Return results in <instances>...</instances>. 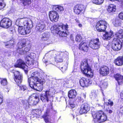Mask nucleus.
Instances as JSON below:
<instances>
[{
	"label": "nucleus",
	"instance_id": "1",
	"mask_svg": "<svg viewBox=\"0 0 123 123\" xmlns=\"http://www.w3.org/2000/svg\"><path fill=\"white\" fill-rule=\"evenodd\" d=\"M45 80L39 75V73H33L32 76L28 80L30 86L32 89L39 91H41L43 88V84Z\"/></svg>",
	"mask_w": 123,
	"mask_h": 123
},
{
	"label": "nucleus",
	"instance_id": "2",
	"mask_svg": "<svg viewBox=\"0 0 123 123\" xmlns=\"http://www.w3.org/2000/svg\"><path fill=\"white\" fill-rule=\"evenodd\" d=\"M26 46V40L23 39L20 41L18 44L17 52L21 55H25L26 60H29V58L33 59L35 57V54L33 53L28 52L29 48L27 47L24 48Z\"/></svg>",
	"mask_w": 123,
	"mask_h": 123
},
{
	"label": "nucleus",
	"instance_id": "3",
	"mask_svg": "<svg viewBox=\"0 0 123 123\" xmlns=\"http://www.w3.org/2000/svg\"><path fill=\"white\" fill-rule=\"evenodd\" d=\"M68 26L67 24L64 25L60 23L58 25H54L51 28V29L53 30V32L55 34L63 37H65L69 34L68 30Z\"/></svg>",
	"mask_w": 123,
	"mask_h": 123
},
{
	"label": "nucleus",
	"instance_id": "4",
	"mask_svg": "<svg viewBox=\"0 0 123 123\" xmlns=\"http://www.w3.org/2000/svg\"><path fill=\"white\" fill-rule=\"evenodd\" d=\"M92 116L93 118L92 121L94 123H102L106 121L107 119L106 115L101 111L93 112Z\"/></svg>",
	"mask_w": 123,
	"mask_h": 123
},
{
	"label": "nucleus",
	"instance_id": "5",
	"mask_svg": "<svg viewBox=\"0 0 123 123\" xmlns=\"http://www.w3.org/2000/svg\"><path fill=\"white\" fill-rule=\"evenodd\" d=\"M80 68L82 72L84 74L90 78L92 77L93 73L86 60L82 62Z\"/></svg>",
	"mask_w": 123,
	"mask_h": 123
},
{
	"label": "nucleus",
	"instance_id": "6",
	"mask_svg": "<svg viewBox=\"0 0 123 123\" xmlns=\"http://www.w3.org/2000/svg\"><path fill=\"white\" fill-rule=\"evenodd\" d=\"M25 25L22 27H20L18 28V32L21 34L25 35L28 34L30 32L31 29L33 26L32 23L31 25Z\"/></svg>",
	"mask_w": 123,
	"mask_h": 123
},
{
	"label": "nucleus",
	"instance_id": "7",
	"mask_svg": "<svg viewBox=\"0 0 123 123\" xmlns=\"http://www.w3.org/2000/svg\"><path fill=\"white\" fill-rule=\"evenodd\" d=\"M32 23V20L30 19L27 18H24L18 19L15 22V24L18 26H23L22 25H27L28 24L31 25Z\"/></svg>",
	"mask_w": 123,
	"mask_h": 123
},
{
	"label": "nucleus",
	"instance_id": "8",
	"mask_svg": "<svg viewBox=\"0 0 123 123\" xmlns=\"http://www.w3.org/2000/svg\"><path fill=\"white\" fill-rule=\"evenodd\" d=\"M108 25L105 21L101 20L97 22L96 27L98 31L103 32L105 31Z\"/></svg>",
	"mask_w": 123,
	"mask_h": 123
},
{
	"label": "nucleus",
	"instance_id": "9",
	"mask_svg": "<svg viewBox=\"0 0 123 123\" xmlns=\"http://www.w3.org/2000/svg\"><path fill=\"white\" fill-rule=\"evenodd\" d=\"M121 41L118 39L114 38L112 42V48L115 51H118L121 49Z\"/></svg>",
	"mask_w": 123,
	"mask_h": 123
},
{
	"label": "nucleus",
	"instance_id": "10",
	"mask_svg": "<svg viewBox=\"0 0 123 123\" xmlns=\"http://www.w3.org/2000/svg\"><path fill=\"white\" fill-rule=\"evenodd\" d=\"M100 43L98 38H96L90 41L89 44V47L92 49H97L100 47Z\"/></svg>",
	"mask_w": 123,
	"mask_h": 123
},
{
	"label": "nucleus",
	"instance_id": "11",
	"mask_svg": "<svg viewBox=\"0 0 123 123\" xmlns=\"http://www.w3.org/2000/svg\"><path fill=\"white\" fill-rule=\"evenodd\" d=\"M49 17L50 20L53 22H57L59 18L57 12L55 11H51L49 13Z\"/></svg>",
	"mask_w": 123,
	"mask_h": 123
},
{
	"label": "nucleus",
	"instance_id": "12",
	"mask_svg": "<svg viewBox=\"0 0 123 123\" xmlns=\"http://www.w3.org/2000/svg\"><path fill=\"white\" fill-rule=\"evenodd\" d=\"M12 25L11 21L6 18H3L0 22V26L4 28H7Z\"/></svg>",
	"mask_w": 123,
	"mask_h": 123
},
{
	"label": "nucleus",
	"instance_id": "13",
	"mask_svg": "<svg viewBox=\"0 0 123 123\" xmlns=\"http://www.w3.org/2000/svg\"><path fill=\"white\" fill-rule=\"evenodd\" d=\"M86 7L82 4L76 5L74 8V12L76 14H79L80 13H84L85 12Z\"/></svg>",
	"mask_w": 123,
	"mask_h": 123
},
{
	"label": "nucleus",
	"instance_id": "14",
	"mask_svg": "<svg viewBox=\"0 0 123 123\" xmlns=\"http://www.w3.org/2000/svg\"><path fill=\"white\" fill-rule=\"evenodd\" d=\"M51 96L49 91H44L42 92L40 95L41 99L43 102H48L49 101V98Z\"/></svg>",
	"mask_w": 123,
	"mask_h": 123
},
{
	"label": "nucleus",
	"instance_id": "15",
	"mask_svg": "<svg viewBox=\"0 0 123 123\" xmlns=\"http://www.w3.org/2000/svg\"><path fill=\"white\" fill-rule=\"evenodd\" d=\"M14 74V80L15 82L18 84H20L22 82L23 77L22 74L17 71H13Z\"/></svg>",
	"mask_w": 123,
	"mask_h": 123
},
{
	"label": "nucleus",
	"instance_id": "16",
	"mask_svg": "<svg viewBox=\"0 0 123 123\" xmlns=\"http://www.w3.org/2000/svg\"><path fill=\"white\" fill-rule=\"evenodd\" d=\"M39 99L36 95H33L30 96L29 98L28 105L31 106L35 105L39 102Z\"/></svg>",
	"mask_w": 123,
	"mask_h": 123
},
{
	"label": "nucleus",
	"instance_id": "17",
	"mask_svg": "<svg viewBox=\"0 0 123 123\" xmlns=\"http://www.w3.org/2000/svg\"><path fill=\"white\" fill-rule=\"evenodd\" d=\"M15 66L16 67L21 68L23 69H27L28 67L24 62L20 59L18 60L17 61Z\"/></svg>",
	"mask_w": 123,
	"mask_h": 123
},
{
	"label": "nucleus",
	"instance_id": "18",
	"mask_svg": "<svg viewBox=\"0 0 123 123\" xmlns=\"http://www.w3.org/2000/svg\"><path fill=\"white\" fill-rule=\"evenodd\" d=\"M66 53L61 52L57 56L55 59V61L57 62H61L63 61V58L67 56Z\"/></svg>",
	"mask_w": 123,
	"mask_h": 123
},
{
	"label": "nucleus",
	"instance_id": "19",
	"mask_svg": "<svg viewBox=\"0 0 123 123\" xmlns=\"http://www.w3.org/2000/svg\"><path fill=\"white\" fill-rule=\"evenodd\" d=\"M99 73L103 76H105L109 73V69L108 67L103 66L101 67L99 70Z\"/></svg>",
	"mask_w": 123,
	"mask_h": 123
},
{
	"label": "nucleus",
	"instance_id": "20",
	"mask_svg": "<svg viewBox=\"0 0 123 123\" xmlns=\"http://www.w3.org/2000/svg\"><path fill=\"white\" fill-rule=\"evenodd\" d=\"M46 25L43 23H39L36 26V30L40 32H42L46 29Z\"/></svg>",
	"mask_w": 123,
	"mask_h": 123
},
{
	"label": "nucleus",
	"instance_id": "21",
	"mask_svg": "<svg viewBox=\"0 0 123 123\" xmlns=\"http://www.w3.org/2000/svg\"><path fill=\"white\" fill-rule=\"evenodd\" d=\"M52 109L51 108L50 110L47 109L46 112L43 116V117L46 123H48L49 121V119L50 118L49 115V114L52 112Z\"/></svg>",
	"mask_w": 123,
	"mask_h": 123
},
{
	"label": "nucleus",
	"instance_id": "22",
	"mask_svg": "<svg viewBox=\"0 0 123 123\" xmlns=\"http://www.w3.org/2000/svg\"><path fill=\"white\" fill-rule=\"evenodd\" d=\"M113 36L112 31H110V32H106L105 34L103 35V39L105 40L110 39Z\"/></svg>",
	"mask_w": 123,
	"mask_h": 123
},
{
	"label": "nucleus",
	"instance_id": "23",
	"mask_svg": "<svg viewBox=\"0 0 123 123\" xmlns=\"http://www.w3.org/2000/svg\"><path fill=\"white\" fill-rule=\"evenodd\" d=\"M114 77L117 81L118 84L120 85L123 82V76L119 74L115 75Z\"/></svg>",
	"mask_w": 123,
	"mask_h": 123
},
{
	"label": "nucleus",
	"instance_id": "24",
	"mask_svg": "<svg viewBox=\"0 0 123 123\" xmlns=\"http://www.w3.org/2000/svg\"><path fill=\"white\" fill-rule=\"evenodd\" d=\"M116 65L120 66L123 64V55L118 57L115 61Z\"/></svg>",
	"mask_w": 123,
	"mask_h": 123
},
{
	"label": "nucleus",
	"instance_id": "25",
	"mask_svg": "<svg viewBox=\"0 0 123 123\" xmlns=\"http://www.w3.org/2000/svg\"><path fill=\"white\" fill-rule=\"evenodd\" d=\"M15 40L13 39L6 43L5 45L6 48H13L14 47V45L15 44Z\"/></svg>",
	"mask_w": 123,
	"mask_h": 123
},
{
	"label": "nucleus",
	"instance_id": "26",
	"mask_svg": "<svg viewBox=\"0 0 123 123\" xmlns=\"http://www.w3.org/2000/svg\"><path fill=\"white\" fill-rule=\"evenodd\" d=\"M79 48L80 49L86 52L88 51V47L86 43L83 42H81L79 44Z\"/></svg>",
	"mask_w": 123,
	"mask_h": 123
},
{
	"label": "nucleus",
	"instance_id": "27",
	"mask_svg": "<svg viewBox=\"0 0 123 123\" xmlns=\"http://www.w3.org/2000/svg\"><path fill=\"white\" fill-rule=\"evenodd\" d=\"M77 95L76 92L75 90H71L69 91L68 92V96L69 98H75Z\"/></svg>",
	"mask_w": 123,
	"mask_h": 123
},
{
	"label": "nucleus",
	"instance_id": "28",
	"mask_svg": "<svg viewBox=\"0 0 123 123\" xmlns=\"http://www.w3.org/2000/svg\"><path fill=\"white\" fill-rule=\"evenodd\" d=\"M20 2L22 3L23 6L26 8L29 6L31 3V0H19Z\"/></svg>",
	"mask_w": 123,
	"mask_h": 123
},
{
	"label": "nucleus",
	"instance_id": "29",
	"mask_svg": "<svg viewBox=\"0 0 123 123\" xmlns=\"http://www.w3.org/2000/svg\"><path fill=\"white\" fill-rule=\"evenodd\" d=\"M116 10V6L112 4L110 5L108 7L107 10L111 14L114 12Z\"/></svg>",
	"mask_w": 123,
	"mask_h": 123
},
{
	"label": "nucleus",
	"instance_id": "30",
	"mask_svg": "<svg viewBox=\"0 0 123 123\" xmlns=\"http://www.w3.org/2000/svg\"><path fill=\"white\" fill-rule=\"evenodd\" d=\"M116 37L119 38H123V30H120L116 32L115 34Z\"/></svg>",
	"mask_w": 123,
	"mask_h": 123
},
{
	"label": "nucleus",
	"instance_id": "31",
	"mask_svg": "<svg viewBox=\"0 0 123 123\" xmlns=\"http://www.w3.org/2000/svg\"><path fill=\"white\" fill-rule=\"evenodd\" d=\"M49 33L48 32H45L42 34V38L43 40H47L49 39Z\"/></svg>",
	"mask_w": 123,
	"mask_h": 123
},
{
	"label": "nucleus",
	"instance_id": "32",
	"mask_svg": "<svg viewBox=\"0 0 123 123\" xmlns=\"http://www.w3.org/2000/svg\"><path fill=\"white\" fill-rule=\"evenodd\" d=\"M121 21L119 20L117 18H116L115 19L113 20L112 23L114 25L116 26H118L120 25L121 24Z\"/></svg>",
	"mask_w": 123,
	"mask_h": 123
},
{
	"label": "nucleus",
	"instance_id": "33",
	"mask_svg": "<svg viewBox=\"0 0 123 123\" xmlns=\"http://www.w3.org/2000/svg\"><path fill=\"white\" fill-rule=\"evenodd\" d=\"M97 92L92 93L90 95L91 98L96 101H98V96Z\"/></svg>",
	"mask_w": 123,
	"mask_h": 123
},
{
	"label": "nucleus",
	"instance_id": "34",
	"mask_svg": "<svg viewBox=\"0 0 123 123\" xmlns=\"http://www.w3.org/2000/svg\"><path fill=\"white\" fill-rule=\"evenodd\" d=\"M98 86L101 88H106L107 86V83L106 82L102 80L100 82V84Z\"/></svg>",
	"mask_w": 123,
	"mask_h": 123
},
{
	"label": "nucleus",
	"instance_id": "35",
	"mask_svg": "<svg viewBox=\"0 0 123 123\" xmlns=\"http://www.w3.org/2000/svg\"><path fill=\"white\" fill-rule=\"evenodd\" d=\"M53 8L54 9H55V11L60 13L61 12L63 11L64 10L63 7L62 6L58 5L54 6Z\"/></svg>",
	"mask_w": 123,
	"mask_h": 123
},
{
	"label": "nucleus",
	"instance_id": "36",
	"mask_svg": "<svg viewBox=\"0 0 123 123\" xmlns=\"http://www.w3.org/2000/svg\"><path fill=\"white\" fill-rule=\"evenodd\" d=\"M84 79L86 87L92 84V82L90 79L84 77Z\"/></svg>",
	"mask_w": 123,
	"mask_h": 123
},
{
	"label": "nucleus",
	"instance_id": "37",
	"mask_svg": "<svg viewBox=\"0 0 123 123\" xmlns=\"http://www.w3.org/2000/svg\"><path fill=\"white\" fill-rule=\"evenodd\" d=\"M104 0H92V1L93 3L97 5H100L102 3Z\"/></svg>",
	"mask_w": 123,
	"mask_h": 123
},
{
	"label": "nucleus",
	"instance_id": "38",
	"mask_svg": "<svg viewBox=\"0 0 123 123\" xmlns=\"http://www.w3.org/2000/svg\"><path fill=\"white\" fill-rule=\"evenodd\" d=\"M83 105H82L80 107V111L79 113L81 114H83L84 113H86L87 112L86 110L84 109L83 106Z\"/></svg>",
	"mask_w": 123,
	"mask_h": 123
},
{
	"label": "nucleus",
	"instance_id": "39",
	"mask_svg": "<svg viewBox=\"0 0 123 123\" xmlns=\"http://www.w3.org/2000/svg\"><path fill=\"white\" fill-rule=\"evenodd\" d=\"M82 105H83V106L84 109L86 110L87 112L89 111L90 110V108L89 105L87 104L86 103H84Z\"/></svg>",
	"mask_w": 123,
	"mask_h": 123
},
{
	"label": "nucleus",
	"instance_id": "40",
	"mask_svg": "<svg viewBox=\"0 0 123 123\" xmlns=\"http://www.w3.org/2000/svg\"><path fill=\"white\" fill-rule=\"evenodd\" d=\"M80 86L82 87L86 86L85 83L84 79V77L82 78L80 80Z\"/></svg>",
	"mask_w": 123,
	"mask_h": 123
},
{
	"label": "nucleus",
	"instance_id": "41",
	"mask_svg": "<svg viewBox=\"0 0 123 123\" xmlns=\"http://www.w3.org/2000/svg\"><path fill=\"white\" fill-rule=\"evenodd\" d=\"M4 1V0H0V9L3 8L6 5Z\"/></svg>",
	"mask_w": 123,
	"mask_h": 123
},
{
	"label": "nucleus",
	"instance_id": "42",
	"mask_svg": "<svg viewBox=\"0 0 123 123\" xmlns=\"http://www.w3.org/2000/svg\"><path fill=\"white\" fill-rule=\"evenodd\" d=\"M0 83L2 85L5 86L7 84V82L6 79H1Z\"/></svg>",
	"mask_w": 123,
	"mask_h": 123
},
{
	"label": "nucleus",
	"instance_id": "43",
	"mask_svg": "<svg viewBox=\"0 0 123 123\" xmlns=\"http://www.w3.org/2000/svg\"><path fill=\"white\" fill-rule=\"evenodd\" d=\"M82 37L79 34H77L76 36L75 40L77 42H80L82 39Z\"/></svg>",
	"mask_w": 123,
	"mask_h": 123
},
{
	"label": "nucleus",
	"instance_id": "44",
	"mask_svg": "<svg viewBox=\"0 0 123 123\" xmlns=\"http://www.w3.org/2000/svg\"><path fill=\"white\" fill-rule=\"evenodd\" d=\"M35 61V60L32 59H31V61H30L29 59V60H26L25 59V62H26L27 64L29 65H33Z\"/></svg>",
	"mask_w": 123,
	"mask_h": 123
},
{
	"label": "nucleus",
	"instance_id": "45",
	"mask_svg": "<svg viewBox=\"0 0 123 123\" xmlns=\"http://www.w3.org/2000/svg\"><path fill=\"white\" fill-rule=\"evenodd\" d=\"M20 88L21 89V90L23 91H24L26 90L27 89L26 86L25 85H23L21 86H20Z\"/></svg>",
	"mask_w": 123,
	"mask_h": 123
},
{
	"label": "nucleus",
	"instance_id": "46",
	"mask_svg": "<svg viewBox=\"0 0 123 123\" xmlns=\"http://www.w3.org/2000/svg\"><path fill=\"white\" fill-rule=\"evenodd\" d=\"M109 102L108 103V105H110L111 106H112L113 104V101L110 99L108 100Z\"/></svg>",
	"mask_w": 123,
	"mask_h": 123
},
{
	"label": "nucleus",
	"instance_id": "47",
	"mask_svg": "<svg viewBox=\"0 0 123 123\" xmlns=\"http://www.w3.org/2000/svg\"><path fill=\"white\" fill-rule=\"evenodd\" d=\"M118 17L120 19L123 20V12H121L119 14Z\"/></svg>",
	"mask_w": 123,
	"mask_h": 123
},
{
	"label": "nucleus",
	"instance_id": "48",
	"mask_svg": "<svg viewBox=\"0 0 123 123\" xmlns=\"http://www.w3.org/2000/svg\"><path fill=\"white\" fill-rule=\"evenodd\" d=\"M61 71L62 72H64L67 69V68L66 66H64L63 67H61Z\"/></svg>",
	"mask_w": 123,
	"mask_h": 123
},
{
	"label": "nucleus",
	"instance_id": "49",
	"mask_svg": "<svg viewBox=\"0 0 123 123\" xmlns=\"http://www.w3.org/2000/svg\"><path fill=\"white\" fill-rule=\"evenodd\" d=\"M70 107L72 109L74 108L75 106V105L73 103H69Z\"/></svg>",
	"mask_w": 123,
	"mask_h": 123
},
{
	"label": "nucleus",
	"instance_id": "50",
	"mask_svg": "<svg viewBox=\"0 0 123 123\" xmlns=\"http://www.w3.org/2000/svg\"><path fill=\"white\" fill-rule=\"evenodd\" d=\"M120 112L123 114V106H122L120 108L119 110Z\"/></svg>",
	"mask_w": 123,
	"mask_h": 123
},
{
	"label": "nucleus",
	"instance_id": "51",
	"mask_svg": "<svg viewBox=\"0 0 123 123\" xmlns=\"http://www.w3.org/2000/svg\"><path fill=\"white\" fill-rule=\"evenodd\" d=\"M24 107L25 109H27L29 108V106L28 105L25 104L24 105Z\"/></svg>",
	"mask_w": 123,
	"mask_h": 123
},
{
	"label": "nucleus",
	"instance_id": "52",
	"mask_svg": "<svg viewBox=\"0 0 123 123\" xmlns=\"http://www.w3.org/2000/svg\"><path fill=\"white\" fill-rule=\"evenodd\" d=\"M120 97L123 100V91H122L120 94Z\"/></svg>",
	"mask_w": 123,
	"mask_h": 123
},
{
	"label": "nucleus",
	"instance_id": "53",
	"mask_svg": "<svg viewBox=\"0 0 123 123\" xmlns=\"http://www.w3.org/2000/svg\"><path fill=\"white\" fill-rule=\"evenodd\" d=\"M107 112H108L109 113H111L112 112V111L110 110H107L106 111Z\"/></svg>",
	"mask_w": 123,
	"mask_h": 123
},
{
	"label": "nucleus",
	"instance_id": "54",
	"mask_svg": "<svg viewBox=\"0 0 123 123\" xmlns=\"http://www.w3.org/2000/svg\"><path fill=\"white\" fill-rule=\"evenodd\" d=\"M39 112H38V113H36V114L37 115H40L41 114V110H39Z\"/></svg>",
	"mask_w": 123,
	"mask_h": 123
},
{
	"label": "nucleus",
	"instance_id": "55",
	"mask_svg": "<svg viewBox=\"0 0 123 123\" xmlns=\"http://www.w3.org/2000/svg\"><path fill=\"white\" fill-rule=\"evenodd\" d=\"M53 50H51L48 53V54L50 55L51 54H53Z\"/></svg>",
	"mask_w": 123,
	"mask_h": 123
},
{
	"label": "nucleus",
	"instance_id": "56",
	"mask_svg": "<svg viewBox=\"0 0 123 123\" xmlns=\"http://www.w3.org/2000/svg\"><path fill=\"white\" fill-rule=\"evenodd\" d=\"M120 44L121 46V48L122 47H123V40L121 41V43H120Z\"/></svg>",
	"mask_w": 123,
	"mask_h": 123
},
{
	"label": "nucleus",
	"instance_id": "57",
	"mask_svg": "<svg viewBox=\"0 0 123 123\" xmlns=\"http://www.w3.org/2000/svg\"><path fill=\"white\" fill-rule=\"evenodd\" d=\"M75 21H76V22L77 23H79V21L78 20V19L77 18H75Z\"/></svg>",
	"mask_w": 123,
	"mask_h": 123
},
{
	"label": "nucleus",
	"instance_id": "58",
	"mask_svg": "<svg viewBox=\"0 0 123 123\" xmlns=\"http://www.w3.org/2000/svg\"><path fill=\"white\" fill-rule=\"evenodd\" d=\"M82 96L84 98H85L86 97V94L84 93H83L82 95Z\"/></svg>",
	"mask_w": 123,
	"mask_h": 123
},
{
	"label": "nucleus",
	"instance_id": "59",
	"mask_svg": "<svg viewBox=\"0 0 123 123\" xmlns=\"http://www.w3.org/2000/svg\"><path fill=\"white\" fill-rule=\"evenodd\" d=\"M110 1H114L115 0L119 2H121L123 0H110Z\"/></svg>",
	"mask_w": 123,
	"mask_h": 123
},
{
	"label": "nucleus",
	"instance_id": "60",
	"mask_svg": "<svg viewBox=\"0 0 123 123\" xmlns=\"http://www.w3.org/2000/svg\"><path fill=\"white\" fill-rule=\"evenodd\" d=\"M43 61V62L45 63H50V64H52L51 63H49L48 62V61Z\"/></svg>",
	"mask_w": 123,
	"mask_h": 123
},
{
	"label": "nucleus",
	"instance_id": "61",
	"mask_svg": "<svg viewBox=\"0 0 123 123\" xmlns=\"http://www.w3.org/2000/svg\"><path fill=\"white\" fill-rule=\"evenodd\" d=\"M78 26L79 27H81L82 26V25L81 24H78Z\"/></svg>",
	"mask_w": 123,
	"mask_h": 123
},
{
	"label": "nucleus",
	"instance_id": "62",
	"mask_svg": "<svg viewBox=\"0 0 123 123\" xmlns=\"http://www.w3.org/2000/svg\"><path fill=\"white\" fill-rule=\"evenodd\" d=\"M101 106V107L102 108H105V106H104V107L103 108V106H102V105H101V106Z\"/></svg>",
	"mask_w": 123,
	"mask_h": 123
},
{
	"label": "nucleus",
	"instance_id": "63",
	"mask_svg": "<svg viewBox=\"0 0 123 123\" xmlns=\"http://www.w3.org/2000/svg\"><path fill=\"white\" fill-rule=\"evenodd\" d=\"M105 97H103V100H104V101H105Z\"/></svg>",
	"mask_w": 123,
	"mask_h": 123
},
{
	"label": "nucleus",
	"instance_id": "64",
	"mask_svg": "<svg viewBox=\"0 0 123 123\" xmlns=\"http://www.w3.org/2000/svg\"><path fill=\"white\" fill-rule=\"evenodd\" d=\"M78 98L79 99V98H80V99H81V98H80V97H78Z\"/></svg>",
	"mask_w": 123,
	"mask_h": 123
}]
</instances>
